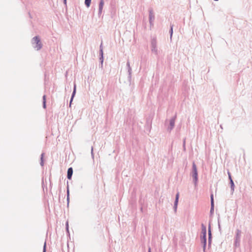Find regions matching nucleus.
Masks as SVG:
<instances>
[{
    "label": "nucleus",
    "instance_id": "nucleus-1",
    "mask_svg": "<svg viewBox=\"0 0 252 252\" xmlns=\"http://www.w3.org/2000/svg\"><path fill=\"white\" fill-rule=\"evenodd\" d=\"M32 44L33 47L37 51L40 50L42 48V44L39 36H35L32 39Z\"/></svg>",
    "mask_w": 252,
    "mask_h": 252
},
{
    "label": "nucleus",
    "instance_id": "nucleus-2",
    "mask_svg": "<svg viewBox=\"0 0 252 252\" xmlns=\"http://www.w3.org/2000/svg\"><path fill=\"white\" fill-rule=\"evenodd\" d=\"M190 175L193 178V182L195 187H196L198 183V172L197 167L194 162L192 163V170L190 173Z\"/></svg>",
    "mask_w": 252,
    "mask_h": 252
},
{
    "label": "nucleus",
    "instance_id": "nucleus-3",
    "mask_svg": "<svg viewBox=\"0 0 252 252\" xmlns=\"http://www.w3.org/2000/svg\"><path fill=\"white\" fill-rule=\"evenodd\" d=\"M241 234L242 232L241 230L239 229H236L234 242V246L235 248L239 247L240 246Z\"/></svg>",
    "mask_w": 252,
    "mask_h": 252
},
{
    "label": "nucleus",
    "instance_id": "nucleus-4",
    "mask_svg": "<svg viewBox=\"0 0 252 252\" xmlns=\"http://www.w3.org/2000/svg\"><path fill=\"white\" fill-rule=\"evenodd\" d=\"M151 51L156 55L158 54V51L157 47V41L156 37H153L151 41Z\"/></svg>",
    "mask_w": 252,
    "mask_h": 252
},
{
    "label": "nucleus",
    "instance_id": "nucleus-5",
    "mask_svg": "<svg viewBox=\"0 0 252 252\" xmlns=\"http://www.w3.org/2000/svg\"><path fill=\"white\" fill-rule=\"evenodd\" d=\"M149 19L150 27L151 28L154 26V20L155 19L154 11L152 8H149Z\"/></svg>",
    "mask_w": 252,
    "mask_h": 252
},
{
    "label": "nucleus",
    "instance_id": "nucleus-6",
    "mask_svg": "<svg viewBox=\"0 0 252 252\" xmlns=\"http://www.w3.org/2000/svg\"><path fill=\"white\" fill-rule=\"evenodd\" d=\"M176 116L175 115L170 120L169 126L167 128L168 131L170 132L174 128L175 126V120Z\"/></svg>",
    "mask_w": 252,
    "mask_h": 252
},
{
    "label": "nucleus",
    "instance_id": "nucleus-7",
    "mask_svg": "<svg viewBox=\"0 0 252 252\" xmlns=\"http://www.w3.org/2000/svg\"><path fill=\"white\" fill-rule=\"evenodd\" d=\"M201 240L202 243L203 244V251L205 252L206 247V235H202L201 237Z\"/></svg>",
    "mask_w": 252,
    "mask_h": 252
},
{
    "label": "nucleus",
    "instance_id": "nucleus-8",
    "mask_svg": "<svg viewBox=\"0 0 252 252\" xmlns=\"http://www.w3.org/2000/svg\"><path fill=\"white\" fill-rule=\"evenodd\" d=\"M126 66L128 70V77L129 78H131V74H132V69L130 66V63L129 61H127L126 62Z\"/></svg>",
    "mask_w": 252,
    "mask_h": 252
},
{
    "label": "nucleus",
    "instance_id": "nucleus-9",
    "mask_svg": "<svg viewBox=\"0 0 252 252\" xmlns=\"http://www.w3.org/2000/svg\"><path fill=\"white\" fill-rule=\"evenodd\" d=\"M214 203L213 194H211V209H210L211 214H212L214 212Z\"/></svg>",
    "mask_w": 252,
    "mask_h": 252
},
{
    "label": "nucleus",
    "instance_id": "nucleus-10",
    "mask_svg": "<svg viewBox=\"0 0 252 252\" xmlns=\"http://www.w3.org/2000/svg\"><path fill=\"white\" fill-rule=\"evenodd\" d=\"M179 197V192H178L176 195L175 200L174 204V209L175 211H176V210H177Z\"/></svg>",
    "mask_w": 252,
    "mask_h": 252
},
{
    "label": "nucleus",
    "instance_id": "nucleus-11",
    "mask_svg": "<svg viewBox=\"0 0 252 252\" xmlns=\"http://www.w3.org/2000/svg\"><path fill=\"white\" fill-rule=\"evenodd\" d=\"M103 5H104L103 0H100L99 3V9H98V14L99 15H101V14L102 13Z\"/></svg>",
    "mask_w": 252,
    "mask_h": 252
},
{
    "label": "nucleus",
    "instance_id": "nucleus-12",
    "mask_svg": "<svg viewBox=\"0 0 252 252\" xmlns=\"http://www.w3.org/2000/svg\"><path fill=\"white\" fill-rule=\"evenodd\" d=\"M76 91V84H74V87H73V92H72V95H71V98H70V102H69L70 103V106L71 105V104L72 101L73 100V97H74V96L75 95Z\"/></svg>",
    "mask_w": 252,
    "mask_h": 252
},
{
    "label": "nucleus",
    "instance_id": "nucleus-13",
    "mask_svg": "<svg viewBox=\"0 0 252 252\" xmlns=\"http://www.w3.org/2000/svg\"><path fill=\"white\" fill-rule=\"evenodd\" d=\"M73 174V169L70 167L67 170V177L68 179H71Z\"/></svg>",
    "mask_w": 252,
    "mask_h": 252
},
{
    "label": "nucleus",
    "instance_id": "nucleus-14",
    "mask_svg": "<svg viewBox=\"0 0 252 252\" xmlns=\"http://www.w3.org/2000/svg\"><path fill=\"white\" fill-rule=\"evenodd\" d=\"M206 232H207V230H206V226L203 224H202V225H201V233H202V235H206Z\"/></svg>",
    "mask_w": 252,
    "mask_h": 252
},
{
    "label": "nucleus",
    "instance_id": "nucleus-15",
    "mask_svg": "<svg viewBox=\"0 0 252 252\" xmlns=\"http://www.w3.org/2000/svg\"><path fill=\"white\" fill-rule=\"evenodd\" d=\"M230 184L231 190L232 193H233L234 192V190L235 185H234V182H233L232 179H231V181H230Z\"/></svg>",
    "mask_w": 252,
    "mask_h": 252
},
{
    "label": "nucleus",
    "instance_id": "nucleus-16",
    "mask_svg": "<svg viewBox=\"0 0 252 252\" xmlns=\"http://www.w3.org/2000/svg\"><path fill=\"white\" fill-rule=\"evenodd\" d=\"M43 107L45 109L46 108V95H44L43 96Z\"/></svg>",
    "mask_w": 252,
    "mask_h": 252
},
{
    "label": "nucleus",
    "instance_id": "nucleus-17",
    "mask_svg": "<svg viewBox=\"0 0 252 252\" xmlns=\"http://www.w3.org/2000/svg\"><path fill=\"white\" fill-rule=\"evenodd\" d=\"M173 25L170 24V29L169 31L170 34V39H172V36L173 34Z\"/></svg>",
    "mask_w": 252,
    "mask_h": 252
},
{
    "label": "nucleus",
    "instance_id": "nucleus-18",
    "mask_svg": "<svg viewBox=\"0 0 252 252\" xmlns=\"http://www.w3.org/2000/svg\"><path fill=\"white\" fill-rule=\"evenodd\" d=\"M92 0H85V4L87 7L90 6Z\"/></svg>",
    "mask_w": 252,
    "mask_h": 252
},
{
    "label": "nucleus",
    "instance_id": "nucleus-19",
    "mask_svg": "<svg viewBox=\"0 0 252 252\" xmlns=\"http://www.w3.org/2000/svg\"><path fill=\"white\" fill-rule=\"evenodd\" d=\"M212 242V237H208V246L210 247L211 246Z\"/></svg>",
    "mask_w": 252,
    "mask_h": 252
},
{
    "label": "nucleus",
    "instance_id": "nucleus-20",
    "mask_svg": "<svg viewBox=\"0 0 252 252\" xmlns=\"http://www.w3.org/2000/svg\"><path fill=\"white\" fill-rule=\"evenodd\" d=\"M99 60L101 64V65L102 66V64L103 63V56H100Z\"/></svg>",
    "mask_w": 252,
    "mask_h": 252
},
{
    "label": "nucleus",
    "instance_id": "nucleus-21",
    "mask_svg": "<svg viewBox=\"0 0 252 252\" xmlns=\"http://www.w3.org/2000/svg\"><path fill=\"white\" fill-rule=\"evenodd\" d=\"M208 237H212L210 226H209V229H208Z\"/></svg>",
    "mask_w": 252,
    "mask_h": 252
},
{
    "label": "nucleus",
    "instance_id": "nucleus-22",
    "mask_svg": "<svg viewBox=\"0 0 252 252\" xmlns=\"http://www.w3.org/2000/svg\"><path fill=\"white\" fill-rule=\"evenodd\" d=\"M100 56H103V50H99Z\"/></svg>",
    "mask_w": 252,
    "mask_h": 252
},
{
    "label": "nucleus",
    "instance_id": "nucleus-23",
    "mask_svg": "<svg viewBox=\"0 0 252 252\" xmlns=\"http://www.w3.org/2000/svg\"><path fill=\"white\" fill-rule=\"evenodd\" d=\"M43 252H46V242H45L44 245Z\"/></svg>",
    "mask_w": 252,
    "mask_h": 252
},
{
    "label": "nucleus",
    "instance_id": "nucleus-24",
    "mask_svg": "<svg viewBox=\"0 0 252 252\" xmlns=\"http://www.w3.org/2000/svg\"><path fill=\"white\" fill-rule=\"evenodd\" d=\"M44 153H42L41 155L40 161L43 160Z\"/></svg>",
    "mask_w": 252,
    "mask_h": 252
},
{
    "label": "nucleus",
    "instance_id": "nucleus-25",
    "mask_svg": "<svg viewBox=\"0 0 252 252\" xmlns=\"http://www.w3.org/2000/svg\"><path fill=\"white\" fill-rule=\"evenodd\" d=\"M228 174L229 179V180L230 181L231 179H232V178H231V174H230V173L229 172H228Z\"/></svg>",
    "mask_w": 252,
    "mask_h": 252
},
{
    "label": "nucleus",
    "instance_id": "nucleus-26",
    "mask_svg": "<svg viewBox=\"0 0 252 252\" xmlns=\"http://www.w3.org/2000/svg\"><path fill=\"white\" fill-rule=\"evenodd\" d=\"M66 229L67 231H68V222H66Z\"/></svg>",
    "mask_w": 252,
    "mask_h": 252
},
{
    "label": "nucleus",
    "instance_id": "nucleus-27",
    "mask_svg": "<svg viewBox=\"0 0 252 252\" xmlns=\"http://www.w3.org/2000/svg\"><path fill=\"white\" fill-rule=\"evenodd\" d=\"M99 50H103L102 43L101 42L99 47Z\"/></svg>",
    "mask_w": 252,
    "mask_h": 252
},
{
    "label": "nucleus",
    "instance_id": "nucleus-28",
    "mask_svg": "<svg viewBox=\"0 0 252 252\" xmlns=\"http://www.w3.org/2000/svg\"><path fill=\"white\" fill-rule=\"evenodd\" d=\"M69 189H68V187H67V196H69Z\"/></svg>",
    "mask_w": 252,
    "mask_h": 252
},
{
    "label": "nucleus",
    "instance_id": "nucleus-29",
    "mask_svg": "<svg viewBox=\"0 0 252 252\" xmlns=\"http://www.w3.org/2000/svg\"><path fill=\"white\" fill-rule=\"evenodd\" d=\"M91 154H92V156H94V154H93V147H92V148H91Z\"/></svg>",
    "mask_w": 252,
    "mask_h": 252
},
{
    "label": "nucleus",
    "instance_id": "nucleus-30",
    "mask_svg": "<svg viewBox=\"0 0 252 252\" xmlns=\"http://www.w3.org/2000/svg\"><path fill=\"white\" fill-rule=\"evenodd\" d=\"M40 164L42 166H43L44 165L43 160L40 161Z\"/></svg>",
    "mask_w": 252,
    "mask_h": 252
},
{
    "label": "nucleus",
    "instance_id": "nucleus-31",
    "mask_svg": "<svg viewBox=\"0 0 252 252\" xmlns=\"http://www.w3.org/2000/svg\"><path fill=\"white\" fill-rule=\"evenodd\" d=\"M185 139H184V142H183V146H184V148H185Z\"/></svg>",
    "mask_w": 252,
    "mask_h": 252
},
{
    "label": "nucleus",
    "instance_id": "nucleus-32",
    "mask_svg": "<svg viewBox=\"0 0 252 252\" xmlns=\"http://www.w3.org/2000/svg\"><path fill=\"white\" fill-rule=\"evenodd\" d=\"M69 196H67V203L68 204L69 203Z\"/></svg>",
    "mask_w": 252,
    "mask_h": 252
},
{
    "label": "nucleus",
    "instance_id": "nucleus-33",
    "mask_svg": "<svg viewBox=\"0 0 252 252\" xmlns=\"http://www.w3.org/2000/svg\"><path fill=\"white\" fill-rule=\"evenodd\" d=\"M148 252H151V248H149L148 249Z\"/></svg>",
    "mask_w": 252,
    "mask_h": 252
},
{
    "label": "nucleus",
    "instance_id": "nucleus-34",
    "mask_svg": "<svg viewBox=\"0 0 252 252\" xmlns=\"http://www.w3.org/2000/svg\"><path fill=\"white\" fill-rule=\"evenodd\" d=\"M63 3L65 4H66V0H63Z\"/></svg>",
    "mask_w": 252,
    "mask_h": 252
},
{
    "label": "nucleus",
    "instance_id": "nucleus-35",
    "mask_svg": "<svg viewBox=\"0 0 252 252\" xmlns=\"http://www.w3.org/2000/svg\"><path fill=\"white\" fill-rule=\"evenodd\" d=\"M219 229H220V223H219Z\"/></svg>",
    "mask_w": 252,
    "mask_h": 252
}]
</instances>
